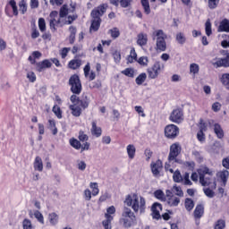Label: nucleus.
<instances>
[{
    "label": "nucleus",
    "instance_id": "nucleus-1",
    "mask_svg": "<svg viewBox=\"0 0 229 229\" xmlns=\"http://www.w3.org/2000/svg\"><path fill=\"white\" fill-rule=\"evenodd\" d=\"M124 205L128 208L133 210L134 214H145L146 213V199L142 196H140L137 193L128 194L125 197Z\"/></svg>",
    "mask_w": 229,
    "mask_h": 229
},
{
    "label": "nucleus",
    "instance_id": "nucleus-2",
    "mask_svg": "<svg viewBox=\"0 0 229 229\" xmlns=\"http://www.w3.org/2000/svg\"><path fill=\"white\" fill-rule=\"evenodd\" d=\"M199 174V183L202 187H210L213 191L217 188V180L214 177V171L208 166H204L197 170Z\"/></svg>",
    "mask_w": 229,
    "mask_h": 229
},
{
    "label": "nucleus",
    "instance_id": "nucleus-3",
    "mask_svg": "<svg viewBox=\"0 0 229 229\" xmlns=\"http://www.w3.org/2000/svg\"><path fill=\"white\" fill-rule=\"evenodd\" d=\"M108 8V4H101L98 7L94 8L91 11V24L89 27L90 31H99V28H101V17L106 13V9Z\"/></svg>",
    "mask_w": 229,
    "mask_h": 229
},
{
    "label": "nucleus",
    "instance_id": "nucleus-4",
    "mask_svg": "<svg viewBox=\"0 0 229 229\" xmlns=\"http://www.w3.org/2000/svg\"><path fill=\"white\" fill-rule=\"evenodd\" d=\"M69 144L73 149L83 153V151H89L90 149V142H89V135L85 133V131H79L78 139L71 138L69 140Z\"/></svg>",
    "mask_w": 229,
    "mask_h": 229
},
{
    "label": "nucleus",
    "instance_id": "nucleus-5",
    "mask_svg": "<svg viewBox=\"0 0 229 229\" xmlns=\"http://www.w3.org/2000/svg\"><path fill=\"white\" fill-rule=\"evenodd\" d=\"M120 225H123V228H131L137 225V216L131 208L124 206L122 211V216L119 219Z\"/></svg>",
    "mask_w": 229,
    "mask_h": 229
},
{
    "label": "nucleus",
    "instance_id": "nucleus-6",
    "mask_svg": "<svg viewBox=\"0 0 229 229\" xmlns=\"http://www.w3.org/2000/svg\"><path fill=\"white\" fill-rule=\"evenodd\" d=\"M68 85L72 96H80L81 94L83 86L81 85V79H80V75L76 73L71 75L68 81Z\"/></svg>",
    "mask_w": 229,
    "mask_h": 229
},
{
    "label": "nucleus",
    "instance_id": "nucleus-7",
    "mask_svg": "<svg viewBox=\"0 0 229 229\" xmlns=\"http://www.w3.org/2000/svg\"><path fill=\"white\" fill-rule=\"evenodd\" d=\"M153 40H157L156 46L157 51H165L167 49V44L165 43V38H167V35L164 33V30H155L152 33Z\"/></svg>",
    "mask_w": 229,
    "mask_h": 229
},
{
    "label": "nucleus",
    "instance_id": "nucleus-8",
    "mask_svg": "<svg viewBox=\"0 0 229 229\" xmlns=\"http://www.w3.org/2000/svg\"><path fill=\"white\" fill-rule=\"evenodd\" d=\"M182 155V145L180 142H174L170 146V150L168 154L169 162L178 163V157Z\"/></svg>",
    "mask_w": 229,
    "mask_h": 229
},
{
    "label": "nucleus",
    "instance_id": "nucleus-9",
    "mask_svg": "<svg viewBox=\"0 0 229 229\" xmlns=\"http://www.w3.org/2000/svg\"><path fill=\"white\" fill-rule=\"evenodd\" d=\"M115 216V207L111 206L106 208V213H105V220L102 221V226L105 229H112V221Z\"/></svg>",
    "mask_w": 229,
    "mask_h": 229
},
{
    "label": "nucleus",
    "instance_id": "nucleus-10",
    "mask_svg": "<svg viewBox=\"0 0 229 229\" xmlns=\"http://www.w3.org/2000/svg\"><path fill=\"white\" fill-rule=\"evenodd\" d=\"M163 71L164 64L160 62H156L151 67L147 69V74L149 80H156Z\"/></svg>",
    "mask_w": 229,
    "mask_h": 229
},
{
    "label": "nucleus",
    "instance_id": "nucleus-11",
    "mask_svg": "<svg viewBox=\"0 0 229 229\" xmlns=\"http://www.w3.org/2000/svg\"><path fill=\"white\" fill-rule=\"evenodd\" d=\"M178 135H180V128H178L175 124L171 123L165 127V137L166 139L174 140Z\"/></svg>",
    "mask_w": 229,
    "mask_h": 229
},
{
    "label": "nucleus",
    "instance_id": "nucleus-12",
    "mask_svg": "<svg viewBox=\"0 0 229 229\" xmlns=\"http://www.w3.org/2000/svg\"><path fill=\"white\" fill-rule=\"evenodd\" d=\"M70 101L71 103H72V105L82 108V110L89 108V105L90 104V102L89 101V98L85 97L84 98H80L78 95H72L70 97Z\"/></svg>",
    "mask_w": 229,
    "mask_h": 229
},
{
    "label": "nucleus",
    "instance_id": "nucleus-13",
    "mask_svg": "<svg viewBox=\"0 0 229 229\" xmlns=\"http://www.w3.org/2000/svg\"><path fill=\"white\" fill-rule=\"evenodd\" d=\"M220 55L225 56L223 58H218L215 63H213L214 67H229V50H220Z\"/></svg>",
    "mask_w": 229,
    "mask_h": 229
},
{
    "label": "nucleus",
    "instance_id": "nucleus-14",
    "mask_svg": "<svg viewBox=\"0 0 229 229\" xmlns=\"http://www.w3.org/2000/svg\"><path fill=\"white\" fill-rule=\"evenodd\" d=\"M183 109L182 107L174 109L169 116V121H171V123H175V124L183 123Z\"/></svg>",
    "mask_w": 229,
    "mask_h": 229
},
{
    "label": "nucleus",
    "instance_id": "nucleus-15",
    "mask_svg": "<svg viewBox=\"0 0 229 229\" xmlns=\"http://www.w3.org/2000/svg\"><path fill=\"white\" fill-rule=\"evenodd\" d=\"M216 178L218 182H220L222 187H226V183H228L229 171L224 169L217 172Z\"/></svg>",
    "mask_w": 229,
    "mask_h": 229
},
{
    "label": "nucleus",
    "instance_id": "nucleus-16",
    "mask_svg": "<svg viewBox=\"0 0 229 229\" xmlns=\"http://www.w3.org/2000/svg\"><path fill=\"white\" fill-rule=\"evenodd\" d=\"M151 173L154 176H158L160 174V171L164 169V163L162 160L157 159L156 162H152L150 164Z\"/></svg>",
    "mask_w": 229,
    "mask_h": 229
},
{
    "label": "nucleus",
    "instance_id": "nucleus-17",
    "mask_svg": "<svg viewBox=\"0 0 229 229\" xmlns=\"http://www.w3.org/2000/svg\"><path fill=\"white\" fill-rule=\"evenodd\" d=\"M53 63L49 59H45L43 61L36 63V71L38 72H42L45 69H51Z\"/></svg>",
    "mask_w": 229,
    "mask_h": 229
},
{
    "label": "nucleus",
    "instance_id": "nucleus-18",
    "mask_svg": "<svg viewBox=\"0 0 229 229\" xmlns=\"http://www.w3.org/2000/svg\"><path fill=\"white\" fill-rule=\"evenodd\" d=\"M90 133L92 137H96L97 139H99L101 135H103V129L99 126H98L97 121L91 122V128H90Z\"/></svg>",
    "mask_w": 229,
    "mask_h": 229
},
{
    "label": "nucleus",
    "instance_id": "nucleus-19",
    "mask_svg": "<svg viewBox=\"0 0 229 229\" xmlns=\"http://www.w3.org/2000/svg\"><path fill=\"white\" fill-rule=\"evenodd\" d=\"M162 204L158 203V202H155L152 204L151 207V212H152V217L153 219H160V217H162L160 216V212H162Z\"/></svg>",
    "mask_w": 229,
    "mask_h": 229
},
{
    "label": "nucleus",
    "instance_id": "nucleus-20",
    "mask_svg": "<svg viewBox=\"0 0 229 229\" xmlns=\"http://www.w3.org/2000/svg\"><path fill=\"white\" fill-rule=\"evenodd\" d=\"M217 31L218 33H229V20L225 18L223 19L220 23L219 26L217 28Z\"/></svg>",
    "mask_w": 229,
    "mask_h": 229
},
{
    "label": "nucleus",
    "instance_id": "nucleus-21",
    "mask_svg": "<svg viewBox=\"0 0 229 229\" xmlns=\"http://www.w3.org/2000/svg\"><path fill=\"white\" fill-rule=\"evenodd\" d=\"M203 214H205V207L202 204L197 205L193 211L194 218L201 219V217H203Z\"/></svg>",
    "mask_w": 229,
    "mask_h": 229
},
{
    "label": "nucleus",
    "instance_id": "nucleus-22",
    "mask_svg": "<svg viewBox=\"0 0 229 229\" xmlns=\"http://www.w3.org/2000/svg\"><path fill=\"white\" fill-rule=\"evenodd\" d=\"M137 44L143 47V46H148V34L140 32L137 36Z\"/></svg>",
    "mask_w": 229,
    "mask_h": 229
},
{
    "label": "nucleus",
    "instance_id": "nucleus-23",
    "mask_svg": "<svg viewBox=\"0 0 229 229\" xmlns=\"http://www.w3.org/2000/svg\"><path fill=\"white\" fill-rule=\"evenodd\" d=\"M167 203L170 207H178L180 205V198L174 195L166 194Z\"/></svg>",
    "mask_w": 229,
    "mask_h": 229
},
{
    "label": "nucleus",
    "instance_id": "nucleus-24",
    "mask_svg": "<svg viewBox=\"0 0 229 229\" xmlns=\"http://www.w3.org/2000/svg\"><path fill=\"white\" fill-rule=\"evenodd\" d=\"M34 170L42 173L44 171V163L42 162V157L37 156L34 160Z\"/></svg>",
    "mask_w": 229,
    "mask_h": 229
},
{
    "label": "nucleus",
    "instance_id": "nucleus-25",
    "mask_svg": "<svg viewBox=\"0 0 229 229\" xmlns=\"http://www.w3.org/2000/svg\"><path fill=\"white\" fill-rule=\"evenodd\" d=\"M69 32H70V35L68 38L69 43L72 45L74 44V42H76V33L78 32V30L76 29L75 26H70Z\"/></svg>",
    "mask_w": 229,
    "mask_h": 229
},
{
    "label": "nucleus",
    "instance_id": "nucleus-26",
    "mask_svg": "<svg viewBox=\"0 0 229 229\" xmlns=\"http://www.w3.org/2000/svg\"><path fill=\"white\" fill-rule=\"evenodd\" d=\"M81 67V59H72L68 63V68L72 69V71H76V69H80Z\"/></svg>",
    "mask_w": 229,
    "mask_h": 229
},
{
    "label": "nucleus",
    "instance_id": "nucleus-27",
    "mask_svg": "<svg viewBox=\"0 0 229 229\" xmlns=\"http://www.w3.org/2000/svg\"><path fill=\"white\" fill-rule=\"evenodd\" d=\"M214 132L216 135L217 139L225 138V131H223V127H221V124L219 123L214 124Z\"/></svg>",
    "mask_w": 229,
    "mask_h": 229
},
{
    "label": "nucleus",
    "instance_id": "nucleus-28",
    "mask_svg": "<svg viewBox=\"0 0 229 229\" xmlns=\"http://www.w3.org/2000/svg\"><path fill=\"white\" fill-rule=\"evenodd\" d=\"M59 219L60 216L55 212L48 214V221L52 226H56V225H58Z\"/></svg>",
    "mask_w": 229,
    "mask_h": 229
},
{
    "label": "nucleus",
    "instance_id": "nucleus-29",
    "mask_svg": "<svg viewBox=\"0 0 229 229\" xmlns=\"http://www.w3.org/2000/svg\"><path fill=\"white\" fill-rule=\"evenodd\" d=\"M69 108L72 111V115H73V117H80V115H81V107H79L76 104L71 105Z\"/></svg>",
    "mask_w": 229,
    "mask_h": 229
},
{
    "label": "nucleus",
    "instance_id": "nucleus-30",
    "mask_svg": "<svg viewBox=\"0 0 229 229\" xmlns=\"http://www.w3.org/2000/svg\"><path fill=\"white\" fill-rule=\"evenodd\" d=\"M127 64H133V62H137V52L135 51V47H131L130 51V55L126 58Z\"/></svg>",
    "mask_w": 229,
    "mask_h": 229
},
{
    "label": "nucleus",
    "instance_id": "nucleus-31",
    "mask_svg": "<svg viewBox=\"0 0 229 229\" xmlns=\"http://www.w3.org/2000/svg\"><path fill=\"white\" fill-rule=\"evenodd\" d=\"M140 4L142 6L145 15H149V13H151V6L149 5V0H140Z\"/></svg>",
    "mask_w": 229,
    "mask_h": 229
},
{
    "label": "nucleus",
    "instance_id": "nucleus-32",
    "mask_svg": "<svg viewBox=\"0 0 229 229\" xmlns=\"http://www.w3.org/2000/svg\"><path fill=\"white\" fill-rule=\"evenodd\" d=\"M116 4H114L113 6H121V8H128L131 6L132 0H115Z\"/></svg>",
    "mask_w": 229,
    "mask_h": 229
},
{
    "label": "nucleus",
    "instance_id": "nucleus-33",
    "mask_svg": "<svg viewBox=\"0 0 229 229\" xmlns=\"http://www.w3.org/2000/svg\"><path fill=\"white\" fill-rule=\"evenodd\" d=\"M135 153H137V148H135V145L130 144L127 146V155L131 160L135 158Z\"/></svg>",
    "mask_w": 229,
    "mask_h": 229
},
{
    "label": "nucleus",
    "instance_id": "nucleus-34",
    "mask_svg": "<svg viewBox=\"0 0 229 229\" xmlns=\"http://www.w3.org/2000/svg\"><path fill=\"white\" fill-rule=\"evenodd\" d=\"M219 81L226 90H229V73H223L219 78Z\"/></svg>",
    "mask_w": 229,
    "mask_h": 229
},
{
    "label": "nucleus",
    "instance_id": "nucleus-35",
    "mask_svg": "<svg viewBox=\"0 0 229 229\" xmlns=\"http://www.w3.org/2000/svg\"><path fill=\"white\" fill-rule=\"evenodd\" d=\"M171 174H173V180L175 183H182V182H183V177H182L180 170L174 171Z\"/></svg>",
    "mask_w": 229,
    "mask_h": 229
},
{
    "label": "nucleus",
    "instance_id": "nucleus-36",
    "mask_svg": "<svg viewBox=\"0 0 229 229\" xmlns=\"http://www.w3.org/2000/svg\"><path fill=\"white\" fill-rule=\"evenodd\" d=\"M109 35H111V38L115 40V38H119L121 37V31L117 27H114L113 29H110L108 30Z\"/></svg>",
    "mask_w": 229,
    "mask_h": 229
},
{
    "label": "nucleus",
    "instance_id": "nucleus-37",
    "mask_svg": "<svg viewBox=\"0 0 229 229\" xmlns=\"http://www.w3.org/2000/svg\"><path fill=\"white\" fill-rule=\"evenodd\" d=\"M67 15H69V6L66 4H64L60 8L59 16L61 19H64V17H67Z\"/></svg>",
    "mask_w": 229,
    "mask_h": 229
},
{
    "label": "nucleus",
    "instance_id": "nucleus-38",
    "mask_svg": "<svg viewBox=\"0 0 229 229\" xmlns=\"http://www.w3.org/2000/svg\"><path fill=\"white\" fill-rule=\"evenodd\" d=\"M122 74L127 76V78H134L135 77V70L133 68H125L121 72Z\"/></svg>",
    "mask_w": 229,
    "mask_h": 229
},
{
    "label": "nucleus",
    "instance_id": "nucleus-39",
    "mask_svg": "<svg viewBox=\"0 0 229 229\" xmlns=\"http://www.w3.org/2000/svg\"><path fill=\"white\" fill-rule=\"evenodd\" d=\"M58 24H60V19L56 20V18H51L49 21V26H50V30L51 31L55 32L56 31V26H58Z\"/></svg>",
    "mask_w": 229,
    "mask_h": 229
},
{
    "label": "nucleus",
    "instance_id": "nucleus-40",
    "mask_svg": "<svg viewBox=\"0 0 229 229\" xmlns=\"http://www.w3.org/2000/svg\"><path fill=\"white\" fill-rule=\"evenodd\" d=\"M184 207L186 208V210H188V212H191V210H192V208H194V200H192V199H185L184 201Z\"/></svg>",
    "mask_w": 229,
    "mask_h": 229
},
{
    "label": "nucleus",
    "instance_id": "nucleus-41",
    "mask_svg": "<svg viewBox=\"0 0 229 229\" xmlns=\"http://www.w3.org/2000/svg\"><path fill=\"white\" fill-rule=\"evenodd\" d=\"M154 196L157 199H159V201H165V193H164L162 190H157L154 191Z\"/></svg>",
    "mask_w": 229,
    "mask_h": 229
},
{
    "label": "nucleus",
    "instance_id": "nucleus-42",
    "mask_svg": "<svg viewBox=\"0 0 229 229\" xmlns=\"http://www.w3.org/2000/svg\"><path fill=\"white\" fill-rule=\"evenodd\" d=\"M8 4L13 9V15L15 17H17V15H19V9L17 8V2H15V0H11V1H9Z\"/></svg>",
    "mask_w": 229,
    "mask_h": 229
},
{
    "label": "nucleus",
    "instance_id": "nucleus-43",
    "mask_svg": "<svg viewBox=\"0 0 229 229\" xmlns=\"http://www.w3.org/2000/svg\"><path fill=\"white\" fill-rule=\"evenodd\" d=\"M148 78V75L146 74V72H142L140 73L135 80L136 84L137 85H142V83H144V81H146Z\"/></svg>",
    "mask_w": 229,
    "mask_h": 229
},
{
    "label": "nucleus",
    "instance_id": "nucleus-44",
    "mask_svg": "<svg viewBox=\"0 0 229 229\" xmlns=\"http://www.w3.org/2000/svg\"><path fill=\"white\" fill-rule=\"evenodd\" d=\"M52 112L55 114V115L57 117V119H62V108L58 105H55L52 108Z\"/></svg>",
    "mask_w": 229,
    "mask_h": 229
},
{
    "label": "nucleus",
    "instance_id": "nucleus-45",
    "mask_svg": "<svg viewBox=\"0 0 229 229\" xmlns=\"http://www.w3.org/2000/svg\"><path fill=\"white\" fill-rule=\"evenodd\" d=\"M19 8H20V12H21V15H24V13H26L28 12V4L26 3V1L21 0L19 3Z\"/></svg>",
    "mask_w": 229,
    "mask_h": 229
},
{
    "label": "nucleus",
    "instance_id": "nucleus-46",
    "mask_svg": "<svg viewBox=\"0 0 229 229\" xmlns=\"http://www.w3.org/2000/svg\"><path fill=\"white\" fill-rule=\"evenodd\" d=\"M226 228V221L218 219L214 225V229H225Z\"/></svg>",
    "mask_w": 229,
    "mask_h": 229
},
{
    "label": "nucleus",
    "instance_id": "nucleus-47",
    "mask_svg": "<svg viewBox=\"0 0 229 229\" xmlns=\"http://www.w3.org/2000/svg\"><path fill=\"white\" fill-rule=\"evenodd\" d=\"M205 31L208 37L212 35V23L210 22V20H208L205 23Z\"/></svg>",
    "mask_w": 229,
    "mask_h": 229
},
{
    "label": "nucleus",
    "instance_id": "nucleus-48",
    "mask_svg": "<svg viewBox=\"0 0 229 229\" xmlns=\"http://www.w3.org/2000/svg\"><path fill=\"white\" fill-rule=\"evenodd\" d=\"M90 189H92V196H98L99 194V188L98 186V182H90Z\"/></svg>",
    "mask_w": 229,
    "mask_h": 229
},
{
    "label": "nucleus",
    "instance_id": "nucleus-49",
    "mask_svg": "<svg viewBox=\"0 0 229 229\" xmlns=\"http://www.w3.org/2000/svg\"><path fill=\"white\" fill-rule=\"evenodd\" d=\"M190 72L193 75H196L199 72V65L198 64H191L190 65Z\"/></svg>",
    "mask_w": 229,
    "mask_h": 229
},
{
    "label": "nucleus",
    "instance_id": "nucleus-50",
    "mask_svg": "<svg viewBox=\"0 0 229 229\" xmlns=\"http://www.w3.org/2000/svg\"><path fill=\"white\" fill-rule=\"evenodd\" d=\"M176 40L178 44L183 45L186 42L187 38L182 32H179L176 34Z\"/></svg>",
    "mask_w": 229,
    "mask_h": 229
},
{
    "label": "nucleus",
    "instance_id": "nucleus-51",
    "mask_svg": "<svg viewBox=\"0 0 229 229\" xmlns=\"http://www.w3.org/2000/svg\"><path fill=\"white\" fill-rule=\"evenodd\" d=\"M38 24L41 33H44V31H46V20L44 18H39Z\"/></svg>",
    "mask_w": 229,
    "mask_h": 229
},
{
    "label": "nucleus",
    "instance_id": "nucleus-52",
    "mask_svg": "<svg viewBox=\"0 0 229 229\" xmlns=\"http://www.w3.org/2000/svg\"><path fill=\"white\" fill-rule=\"evenodd\" d=\"M219 4V0H208V6L210 10H216Z\"/></svg>",
    "mask_w": 229,
    "mask_h": 229
},
{
    "label": "nucleus",
    "instance_id": "nucleus-53",
    "mask_svg": "<svg viewBox=\"0 0 229 229\" xmlns=\"http://www.w3.org/2000/svg\"><path fill=\"white\" fill-rule=\"evenodd\" d=\"M69 51H71V47H64L60 50L59 55L63 60H64V58H67Z\"/></svg>",
    "mask_w": 229,
    "mask_h": 229
},
{
    "label": "nucleus",
    "instance_id": "nucleus-54",
    "mask_svg": "<svg viewBox=\"0 0 229 229\" xmlns=\"http://www.w3.org/2000/svg\"><path fill=\"white\" fill-rule=\"evenodd\" d=\"M137 62L142 67H148V64L149 61L148 60V57L141 56L139 59H137Z\"/></svg>",
    "mask_w": 229,
    "mask_h": 229
},
{
    "label": "nucleus",
    "instance_id": "nucleus-55",
    "mask_svg": "<svg viewBox=\"0 0 229 229\" xmlns=\"http://www.w3.org/2000/svg\"><path fill=\"white\" fill-rule=\"evenodd\" d=\"M34 217L37 218L38 223H40L41 225H44V215H42V213H40V211L36 210L34 212Z\"/></svg>",
    "mask_w": 229,
    "mask_h": 229
},
{
    "label": "nucleus",
    "instance_id": "nucleus-56",
    "mask_svg": "<svg viewBox=\"0 0 229 229\" xmlns=\"http://www.w3.org/2000/svg\"><path fill=\"white\" fill-rule=\"evenodd\" d=\"M23 229H33V225H31V220L25 218L22 221Z\"/></svg>",
    "mask_w": 229,
    "mask_h": 229
},
{
    "label": "nucleus",
    "instance_id": "nucleus-57",
    "mask_svg": "<svg viewBox=\"0 0 229 229\" xmlns=\"http://www.w3.org/2000/svg\"><path fill=\"white\" fill-rule=\"evenodd\" d=\"M27 78L30 83H35L37 81V75L33 72H27Z\"/></svg>",
    "mask_w": 229,
    "mask_h": 229
},
{
    "label": "nucleus",
    "instance_id": "nucleus-58",
    "mask_svg": "<svg viewBox=\"0 0 229 229\" xmlns=\"http://www.w3.org/2000/svg\"><path fill=\"white\" fill-rule=\"evenodd\" d=\"M184 167H187L189 171H194V167H196V163H194V161H186L184 162Z\"/></svg>",
    "mask_w": 229,
    "mask_h": 229
},
{
    "label": "nucleus",
    "instance_id": "nucleus-59",
    "mask_svg": "<svg viewBox=\"0 0 229 229\" xmlns=\"http://www.w3.org/2000/svg\"><path fill=\"white\" fill-rule=\"evenodd\" d=\"M204 194L208 197V198H214V196H216V193L214 192V191L210 188H206L204 189Z\"/></svg>",
    "mask_w": 229,
    "mask_h": 229
},
{
    "label": "nucleus",
    "instance_id": "nucleus-60",
    "mask_svg": "<svg viewBox=\"0 0 229 229\" xmlns=\"http://www.w3.org/2000/svg\"><path fill=\"white\" fill-rule=\"evenodd\" d=\"M174 161H169L167 159V162L165 163V170L169 173H174V170L173 168H171V164H173Z\"/></svg>",
    "mask_w": 229,
    "mask_h": 229
},
{
    "label": "nucleus",
    "instance_id": "nucleus-61",
    "mask_svg": "<svg viewBox=\"0 0 229 229\" xmlns=\"http://www.w3.org/2000/svg\"><path fill=\"white\" fill-rule=\"evenodd\" d=\"M207 127H208L207 123H205L203 119H200L199 125V131H203V132L207 131Z\"/></svg>",
    "mask_w": 229,
    "mask_h": 229
},
{
    "label": "nucleus",
    "instance_id": "nucleus-62",
    "mask_svg": "<svg viewBox=\"0 0 229 229\" xmlns=\"http://www.w3.org/2000/svg\"><path fill=\"white\" fill-rule=\"evenodd\" d=\"M102 84L99 81H93L89 84V89H101Z\"/></svg>",
    "mask_w": 229,
    "mask_h": 229
},
{
    "label": "nucleus",
    "instance_id": "nucleus-63",
    "mask_svg": "<svg viewBox=\"0 0 229 229\" xmlns=\"http://www.w3.org/2000/svg\"><path fill=\"white\" fill-rule=\"evenodd\" d=\"M76 19H78V16L76 14L69 15L64 24H72L73 21H76Z\"/></svg>",
    "mask_w": 229,
    "mask_h": 229
},
{
    "label": "nucleus",
    "instance_id": "nucleus-64",
    "mask_svg": "<svg viewBox=\"0 0 229 229\" xmlns=\"http://www.w3.org/2000/svg\"><path fill=\"white\" fill-rule=\"evenodd\" d=\"M222 165L226 171L229 169V156L222 160Z\"/></svg>",
    "mask_w": 229,
    "mask_h": 229
}]
</instances>
